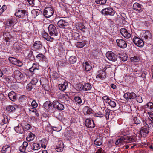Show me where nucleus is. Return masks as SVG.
<instances>
[{
    "label": "nucleus",
    "instance_id": "f257e3e1",
    "mask_svg": "<svg viewBox=\"0 0 153 153\" xmlns=\"http://www.w3.org/2000/svg\"><path fill=\"white\" fill-rule=\"evenodd\" d=\"M13 76L18 82H25L26 81V75L23 74L19 70L15 71L13 73Z\"/></svg>",
    "mask_w": 153,
    "mask_h": 153
},
{
    "label": "nucleus",
    "instance_id": "f03ea898",
    "mask_svg": "<svg viewBox=\"0 0 153 153\" xmlns=\"http://www.w3.org/2000/svg\"><path fill=\"white\" fill-rule=\"evenodd\" d=\"M27 14V12L25 10H17L16 11L15 15L19 18L23 19L26 17Z\"/></svg>",
    "mask_w": 153,
    "mask_h": 153
},
{
    "label": "nucleus",
    "instance_id": "7ed1b4c3",
    "mask_svg": "<svg viewBox=\"0 0 153 153\" xmlns=\"http://www.w3.org/2000/svg\"><path fill=\"white\" fill-rule=\"evenodd\" d=\"M31 146L29 145L27 142L25 141L19 148V150L23 153L27 152L30 151L31 149H29V148Z\"/></svg>",
    "mask_w": 153,
    "mask_h": 153
},
{
    "label": "nucleus",
    "instance_id": "20e7f679",
    "mask_svg": "<svg viewBox=\"0 0 153 153\" xmlns=\"http://www.w3.org/2000/svg\"><path fill=\"white\" fill-rule=\"evenodd\" d=\"M125 140H128V143H131L134 141V139L132 138V137L128 136L126 137V138L123 137H121L119 139H118L116 142L115 144L117 145H119L120 143H122L123 142H125Z\"/></svg>",
    "mask_w": 153,
    "mask_h": 153
},
{
    "label": "nucleus",
    "instance_id": "39448f33",
    "mask_svg": "<svg viewBox=\"0 0 153 153\" xmlns=\"http://www.w3.org/2000/svg\"><path fill=\"white\" fill-rule=\"evenodd\" d=\"M54 13L53 8L51 7H46L44 10L43 15L46 18H50L53 15Z\"/></svg>",
    "mask_w": 153,
    "mask_h": 153
},
{
    "label": "nucleus",
    "instance_id": "423d86ee",
    "mask_svg": "<svg viewBox=\"0 0 153 153\" xmlns=\"http://www.w3.org/2000/svg\"><path fill=\"white\" fill-rule=\"evenodd\" d=\"M48 30L50 35L56 36L58 35L57 30L56 27L53 25L50 24L48 27Z\"/></svg>",
    "mask_w": 153,
    "mask_h": 153
},
{
    "label": "nucleus",
    "instance_id": "0eeeda50",
    "mask_svg": "<svg viewBox=\"0 0 153 153\" xmlns=\"http://www.w3.org/2000/svg\"><path fill=\"white\" fill-rule=\"evenodd\" d=\"M106 56L109 60L113 62H115L117 60V56L111 51H108L106 53Z\"/></svg>",
    "mask_w": 153,
    "mask_h": 153
},
{
    "label": "nucleus",
    "instance_id": "6e6552de",
    "mask_svg": "<svg viewBox=\"0 0 153 153\" xmlns=\"http://www.w3.org/2000/svg\"><path fill=\"white\" fill-rule=\"evenodd\" d=\"M83 70L84 71L87 72V73L89 76L91 75L92 72L91 71L92 68V66L90 65L89 63L87 62L83 63Z\"/></svg>",
    "mask_w": 153,
    "mask_h": 153
},
{
    "label": "nucleus",
    "instance_id": "1a4fd4ad",
    "mask_svg": "<svg viewBox=\"0 0 153 153\" xmlns=\"http://www.w3.org/2000/svg\"><path fill=\"white\" fill-rule=\"evenodd\" d=\"M102 14L105 15L113 16L115 13L114 11L111 8H107L103 9L102 11Z\"/></svg>",
    "mask_w": 153,
    "mask_h": 153
},
{
    "label": "nucleus",
    "instance_id": "9d476101",
    "mask_svg": "<svg viewBox=\"0 0 153 153\" xmlns=\"http://www.w3.org/2000/svg\"><path fill=\"white\" fill-rule=\"evenodd\" d=\"M133 41L134 43L138 47H142L144 45V43L143 40L137 37H134Z\"/></svg>",
    "mask_w": 153,
    "mask_h": 153
},
{
    "label": "nucleus",
    "instance_id": "9b49d317",
    "mask_svg": "<svg viewBox=\"0 0 153 153\" xmlns=\"http://www.w3.org/2000/svg\"><path fill=\"white\" fill-rule=\"evenodd\" d=\"M116 42L117 45L121 48H124L127 47V43L123 39H117L116 40Z\"/></svg>",
    "mask_w": 153,
    "mask_h": 153
},
{
    "label": "nucleus",
    "instance_id": "f8f14e48",
    "mask_svg": "<svg viewBox=\"0 0 153 153\" xmlns=\"http://www.w3.org/2000/svg\"><path fill=\"white\" fill-rule=\"evenodd\" d=\"M9 60L12 64L21 67L22 65L23 64L21 62L14 58L10 57Z\"/></svg>",
    "mask_w": 153,
    "mask_h": 153
},
{
    "label": "nucleus",
    "instance_id": "ddd939ff",
    "mask_svg": "<svg viewBox=\"0 0 153 153\" xmlns=\"http://www.w3.org/2000/svg\"><path fill=\"white\" fill-rule=\"evenodd\" d=\"M53 105L54 108H56L58 110H62L64 109V105L57 100L53 101Z\"/></svg>",
    "mask_w": 153,
    "mask_h": 153
},
{
    "label": "nucleus",
    "instance_id": "4468645a",
    "mask_svg": "<svg viewBox=\"0 0 153 153\" xmlns=\"http://www.w3.org/2000/svg\"><path fill=\"white\" fill-rule=\"evenodd\" d=\"M136 97V94L134 92H127L124 94V98L126 100L134 99Z\"/></svg>",
    "mask_w": 153,
    "mask_h": 153
},
{
    "label": "nucleus",
    "instance_id": "2eb2a0df",
    "mask_svg": "<svg viewBox=\"0 0 153 153\" xmlns=\"http://www.w3.org/2000/svg\"><path fill=\"white\" fill-rule=\"evenodd\" d=\"M133 9L139 13L142 12L143 10L142 6L138 3H134L133 6Z\"/></svg>",
    "mask_w": 153,
    "mask_h": 153
},
{
    "label": "nucleus",
    "instance_id": "dca6fc26",
    "mask_svg": "<svg viewBox=\"0 0 153 153\" xmlns=\"http://www.w3.org/2000/svg\"><path fill=\"white\" fill-rule=\"evenodd\" d=\"M120 32L122 36L125 38L128 39L130 38L131 35L128 32L126 29L122 28L120 30Z\"/></svg>",
    "mask_w": 153,
    "mask_h": 153
},
{
    "label": "nucleus",
    "instance_id": "f3484780",
    "mask_svg": "<svg viewBox=\"0 0 153 153\" xmlns=\"http://www.w3.org/2000/svg\"><path fill=\"white\" fill-rule=\"evenodd\" d=\"M64 148V144L63 142L61 140L58 141L56 146V150L58 152H62Z\"/></svg>",
    "mask_w": 153,
    "mask_h": 153
},
{
    "label": "nucleus",
    "instance_id": "a211bd4d",
    "mask_svg": "<svg viewBox=\"0 0 153 153\" xmlns=\"http://www.w3.org/2000/svg\"><path fill=\"white\" fill-rule=\"evenodd\" d=\"M144 125L146 127L151 128L153 126V123L152 120L149 118H146L144 121Z\"/></svg>",
    "mask_w": 153,
    "mask_h": 153
},
{
    "label": "nucleus",
    "instance_id": "6ab92c4d",
    "mask_svg": "<svg viewBox=\"0 0 153 153\" xmlns=\"http://www.w3.org/2000/svg\"><path fill=\"white\" fill-rule=\"evenodd\" d=\"M68 25V23L67 21L64 19H60L57 22L58 26L60 28H64L65 27Z\"/></svg>",
    "mask_w": 153,
    "mask_h": 153
},
{
    "label": "nucleus",
    "instance_id": "aec40b11",
    "mask_svg": "<svg viewBox=\"0 0 153 153\" xmlns=\"http://www.w3.org/2000/svg\"><path fill=\"white\" fill-rule=\"evenodd\" d=\"M85 124L87 127L90 128H92L95 127L93 121L89 119H87L85 120Z\"/></svg>",
    "mask_w": 153,
    "mask_h": 153
},
{
    "label": "nucleus",
    "instance_id": "412c9836",
    "mask_svg": "<svg viewBox=\"0 0 153 153\" xmlns=\"http://www.w3.org/2000/svg\"><path fill=\"white\" fill-rule=\"evenodd\" d=\"M11 149V145H7L3 147L1 151L2 153H9Z\"/></svg>",
    "mask_w": 153,
    "mask_h": 153
},
{
    "label": "nucleus",
    "instance_id": "4be33fe9",
    "mask_svg": "<svg viewBox=\"0 0 153 153\" xmlns=\"http://www.w3.org/2000/svg\"><path fill=\"white\" fill-rule=\"evenodd\" d=\"M14 129L16 132L19 133H22L24 132V128L21 124L18 125L14 127Z\"/></svg>",
    "mask_w": 153,
    "mask_h": 153
},
{
    "label": "nucleus",
    "instance_id": "5701e85b",
    "mask_svg": "<svg viewBox=\"0 0 153 153\" xmlns=\"http://www.w3.org/2000/svg\"><path fill=\"white\" fill-rule=\"evenodd\" d=\"M33 48L39 50L42 48V46L40 41H36L33 44Z\"/></svg>",
    "mask_w": 153,
    "mask_h": 153
},
{
    "label": "nucleus",
    "instance_id": "b1692460",
    "mask_svg": "<svg viewBox=\"0 0 153 153\" xmlns=\"http://www.w3.org/2000/svg\"><path fill=\"white\" fill-rule=\"evenodd\" d=\"M42 37L45 39L47 41L52 42L53 40V39L49 36L47 33L44 32L42 33Z\"/></svg>",
    "mask_w": 153,
    "mask_h": 153
},
{
    "label": "nucleus",
    "instance_id": "393cba45",
    "mask_svg": "<svg viewBox=\"0 0 153 153\" xmlns=\"http://www.w3.org/2000/svg\"><path fill=\"white\" fill-rule=\"evenodd\" d=\"M149 132V129L145 126L142 128L140 131V133L141 135L143 137L146 136Z\"/></svg>",
    "mask_w": 153,
    "mask_h": 153
},
{
    "label": "nucleus",
    "instance_id": "a878e982",
    "mask_svg": "<svg viewBox=\"0 0 153 153\" xmlns=\"http://www.w3.org/2000/svg\"><path fill=\"white\" fill-rule=\"evenodd\" d=\"M92 88V86L91 84L85 82L83 85L82 89L85 91H89Z\"/></svg>",
    "mask_w": 153,
    "mask_h": 153
},
{
    "label": "nucleus",
    "instance_id": "bb28decb",
    "mask_svg": "<svg viewBox=\"0 0 153 153\" xmlns=\"http://www.w3.org/2000/svg\"><path fill=\"white\" fill-rule=\"evenodd\" d=\"M68 83L67 82H65L63 84H60L58 85L59 89L60 90L63 91L66 89L68 87Z\"/></svg>",
    "mask_w": 153,
    "mask_h": 153
},
{
    "label": "nucleus",
    "instance_id": "cd10ccee",
    "mask_svg": "<svg viewBox=\"0 0 153 153\" xmlns=\"http://www.w3.org/2000/svg\"><path fill=\"white\" fill-rule=\"evenodd\" d=\"M143 33V36L145 40H148L151 39L152 35L149 31H145L144 33V32Z\"/></svg>",
    "mask_w": 153,
    "mask_h": 153
},
{
    "label": "nucleus",
    "instance_id": "c85d7f7f",
    "mask_svg": "<svg viewBox=\"0 0 153 153\" xmlns=\"http://www.w3.org/2000/svg\"><path fill=\"white\" fill-rule=\"evenodd\" d=\"M8 96L9 98L13 101H14L16 98V94L13 91L9 93Z\"/></svg>",
    "mask_w": 153,
    "mask_h": 153
},
{
    "label": "nucleus",
    "instance_id": "c756f323",
    "mask_svg": "<svg viewBox=\"0 0 153 153\" xmlns=\"http://www.w3.org/2000/svg\"><path fill=\"white\" fill-rule=\"evenodd\" d=\"M102 140L101 137H98L94 141V143L97 146H100L102 144Z\"/></svg>",
    "mask_w": 153,
    "mask_h": 153
},
{
    "label": "nucleus",
    "instance_id": "7c9ffc66",
    "mask_svg": "<svg viewBox=\"0 0 153 153\" xmlns=\"http://www.w3.org/2000/svg\"><path fill=\"white\" fill-rule=\"evenodd\" d=\"M41 11L39 9H33L31 11V14L32 17L35 18L41 13Z\"/></svg>",
    "mask_w": 153,
    "mask_h": 153
},
{
    "label": "nucleus",
    "instance_id": "2f4dec72",
    "mask_svg": "<svg viewBox=\"0 0 153 153\" xmlns=\"http://www.w3.org/2000/svg\"><path fill=\"white\" fill-rule=\"evenodd\" d=\"M39 69V65L36 64L34 63L33 64L32 66L29 68L30 71L31 72H35L36 70Z\"/></svg>",
    "mask_w": 153,
    "mask_h": 153
},
{
    "label": "nucleus",
    "instance_id": "473e14b6",
    "mask_svg": "<svg viewBox=\"0 0 153 153\" xmlns=\"http://www.w3.org/2000/svg\"><path fill=\"white\" fill-rule=\"evenodd\" d=\"M14 24L15 22L12 19H9L6 22V25L8 27H13Z\"/></svg>",
    "mask_w": 153,
    "mask_h": 153
},
{
    "label": "nucleus",
    "instance_id": "72a5a7b5",
    "mask_svg": "<svg viewBox=\"0 0 153 153\" xmlns=\"http://www.w3.org/2000/svg\"><path fill=\"white\" fill-rule=\"evenodd\" d=\"M97 78H99L101 80L104 79L105 77V72L102 71L100 72L99 74L96 76Z\"/></svg>",
    "mask_w": 153,
    "mask_h": 153
},
{
    "label": "nucleus",
    "instance_id": "f704fd0d",
    "mask_svg": "<svg viewBox=\"0 0 153 153\" xmlns=\"http://www.w3.org/2000/svg\"><path fill=\"white\" fill-rule=\"evenodd\" d=\"M80 38V35L76 32H74L72 34L71 39L76 40H78Z\"/></svg>",
    "mask_w": 153,
    "mask_h": 153
},
{
    "label": "nucleus",
    "instance_id": "c9c22d12",
    "mask_svg": "<svg viewBox=\"0 0 153 153\" xmlns=\"http://www.w3.org/2000/svg\"><path fill=\"white\" fill-rule=\"evenodd\" d=\"M52 105L50 101H47L44 103L43 106L46 109L48 110L51 108Z\"/></svg>",
    "mask_w": 153,
    "mask_h": 153
},
{
    "label": "nucleus",
    "instance_id": "e433bc0d",
    "mask_svg": "<svg viewBox=\"0 0 153 153\" xmlns=\"http://www.w3.org/2000/svg\"><path fill=\"white\" fill-rule=\"evenodd\" d=\"M35 137V136L34 134L32 133H30L26 138L27 141L30 142L33 140Z\"/></svg>",
    "mask_w": 153,
    "mask_h": 153
},
{
    "label": "nucleus",
    "instance_id": "4c0bfd02",
    "mask_svg": "<svg viewBox=\"0 0 153 153\" xmlns=\"http://www.w3.org/2000/svg\"><path fill=\"white\" fill-rule=\"evenodd\" d=\"M8 121V119L7 118V117H5L4 116H3L0 122V124L1 125H3L4 124L7 123Z\"/></svg>",
    "mask_w": 153,
    "mask_h": 153
},
{
    "label": "nucleus",
    "instance_id": "58836bf2",
    "mask_svg": "<svg viewBox=\"0 0 153 153\" xmlns=\"http://www.w3.org/2000/svg\"><path fill=\"white\" fill-rule=\"evenodd\" d=\"M69 60L71 64H74L76 62V59L75 56H72L70 57Z\"/></svg>",
    "mask_w": 153,
    "mask_h": 153
},
{
    "label": "nucleus",
    "instance_id": "ea45409f",
    "mask_svg": "<svg viewBox=\"0 0 153 153\" xmlns=\"http://www.w3.org/2000/svg\"><path fill=\"white\" fill-rule=\"evenodd\" d=\"M107 0H95V2L101 5H104L106 2Z\"/></svg>",
    "mask_w": 153,
    "mask_h": 153
},
{
    "label": "nucleus",
    "instance_id": "a19ab883",
    "mask_svg": "<svg viewBox=\"0 0 153 153\" xmlns=\"http://www.w3.org/2000/svg\"><path fill=\"white\" fill-rule=\"evenodd\" d=\"M75 101L78 104H80L82 102V99L79 96H76L74 98Z\"/></svg>",
    "mask_w": 153,
    "mask_h": 153
},
{
    "label": "nucleus",
    "instance_id": "79ce46f5",
    "mask_svg": "<svg viewBox=\"0 0 153 153\" xmlns=\"http://www.w3.org/2000/svg\"><path fill=\"white\" fill-rule=\"evenodd\" d=\"M146 108L152 110H153V103L151 102H148L146 104Z\"/></svg>",
    "mask_w": 153,
    "mask_h": 153
},
{
    "label": "nucleus",
    "instance_id": "37998d69",
    "mask_svg": "<svg viewBox=\"0 0 153 153\" xmlns=\"http://www.w3.org/2000/svg\"><path fill=\"white\" fill-rule=\"evenodd\" d=\"M6 110L10 112H13L15 110V108L14 106L10 105L6 108Z\"/></svg>",
    "mask_w": 153,
    "mask_h": 153
},
{
    "label": "nucleus",
    "instance_id": "c03bdc74",
    "mask_svg": "<svg viewBox=\"0 0 153 153\" xmlns=\"http://www.w3.org/2000/svg\"><path fill=\"white\" fill-rule=\"evenodd\" d=\"M85 45V42H77L76 44V46L79 48H82Z\"/></svg>",
    "mask_w": 153,
    "mask_h": 153
},
{
    "label": "nucleus",
    "instance_id": "a18cd8bd",
    "mask_svg": "<svg viewBox=\"0 0 153 153\" xmlns=\"http://www.w3.org/2000/svg\"><path fill=\"white\" fill-rule=\"evenodd\" d=\"M38 82V80L36 77H34L33 78L31 81L30 83L32 84L33 85H36Z\"/></svg>",
    "mask_w": 153,
    "mask_h": 153
},
{
    "label": "nucleus",
    "instance_id": "49530a36",
    "mask_svg": "<svg viewBox=\"0 0 153 153\" xmlns=\"http://www.w3.org/2000/svg\"><path fill=\"white\" fill-rule=\"evenodd\" d=\"M33 149L34 150H38L40 147L39 145L36 143H34L33 144Z\"/></svg>",
    "mask_w": 153,
    "mask_h": 153
},
{
    "label": "nucleus",
    "instance_id": "de8ad7c7",
    "mask_svg": "<svg viewBox=\"0 0 153 153\" xmlns=\"http://www.w3.org/2000/svg\"><path fill=\"white\" fill-rule=\"evenodd\" d=\"M102 98L106 103L108 104L109 103V101H111V99L107 96H103Z\"/></svg>",
    "mask_w": 153,
    "mask_h": 153
},
{
    "label": "nucleus",
    "instance_id": "09e8293b",
    "mask_svg": "<svg viewBox=\"0 0 153 153\" xmlns=\"http://www.w3.org/2000/svg\"><path fill=\"white\" fill-rule=\"evenodd\" d=\"M29 113H31L32 112L34 113V114L35 115H37L38 114H37L35 108H30L29 109Z\"/></svg>",
    "mask_w": 153,
    "mask_h": 153
},
{
    "label": "nucleus",
    "instance_id": "8fccbe9b",
    "mask_svg": "<svg viewBox=\"0 0 153 153\" xmlns=\"http://www.w3.org/2000/svg\"><path fill=\"white\" fill-rule=\"evenodd\" d=\"M134 123L136 124H140V120L137 118V117H134L133 119Z\"/></svg>",
    "mask_w": 153,
    "mask_h": 153
},
{
    "label": "nucleus",
    "instance_id": "3c124183",
    "mask_svg": "<svg viewBox=\"0 0 153 153\" xmlns=\"http://www.w3.org/2000/svg\"><path fill=\"white\" fill-rule=\"evenodd\" d=\"M109 105L112 107H115L116 106V103L115 102L111 100V101H109V103H108Z\"/></svg>",
    "mask_w": 153,
    "mask_h": 153
},
{
    "label": "nucleus",
    "instance_id": "603ef678",
    "mask_svg": "<svg viewBox=\"0 0 153 153\" xmlns=\"http://www.w3.org/2000/svg\"><path fill=\"white\" fill-rule=\"evenodd\" d=\"M110 110L109 109H107L105 110V117L106 118V119L108 120L109 118V116L110 115Z\"/></svg>",
    "mask_w": 153,
    "mask_h": 153
},
{
    "label": "nucleus",
    "instance_id": "864d4df0",
    "mask_svg": "<svg viewBox=\"0 0 153 153\" xmlns=\"http://www.w3.org/2000/svg\"><path fill=\"white\" fill-rule=\"evenodd\" d=\"M30 5L31 6H34L35 4L36 0H27Z\"/></svg>",
    "mask_w": 153,
    "mask_h": 153
},
{
    "label": "nucleus",
    "instance_id": "5fc2aeb1",
    "mask_svg": "<svg viewBox=\"0 0 153 153\" xmlns=\"http://www.w3.org/2000/svg\"><path fill=\"white\" fill-rule=\"evenodd\" d=\"M52 75L54 79H56L59 77V75L56 72H53Z\"/></svg>",
    "mask_w": 153,
    "mask_h": 153
},
{
    "label": "nucleus",
    "instance_id": "6e6d98bb",
    "mask_svg": "<svg viewBox=\"0 0 153 153\" xmlns=\"http://www.w3.org/2000/svg\"><path fill=\"white\" fill-rule=\"evenodd\" d=\"M36 58L40 60H42L44 59L45 57L43 54H39L36 56Z\"/></svg>",
    "mask_w": 153,
    "mask_h": 153
},
{
    "label": "nucleus",
    "instance_id": "4d7b16f0",
    "mask_svg": "<svg viewBox=\"0 0 153 153\" xmlns=\"http://www.w3.org/2000/svg\"><path fill=\"white\" fill-rule=\"evenodd\" d=\"M136 100L139 103H141L143 102L142 97L140 96H137L136 97Z\"/></svg>",
    "mask_w": 153,
    "mask_h": 153
},
{
    "label": "nucleus",
    "instance_id": "13d9d810",
    "mask_svg": "<svg viewBox=\"0 0 153 153\" xmlns=\"http://www.w3.org/2000/svg\"><path fill=\"white\" fill-rule=\"evenodd\" d=\"M31 106L33 108H36L37 107L38 104L34 100H33L31 103Z\"/></svg>",
    "mask_w": 153,
    "mask_h": 153
},
{
    "label": "nucleus",
    "instance_id": "bf43d9fd",
    "mask_svg": "<svg viewBox=\"0 0 153 153\" xmlns=\"http://www.w3.org/2000/svg\"><path fill=\"white\" fill-rule=\"evenodd\" d=\"M95 116L96 117H99L100 118H101L103 116V114L102 113L100 112H99L98 113H95Z\"/></svg>",
    "mask_w": 153,
    "mask_h": 153
},
{
    "label": "nucleus",
    "instance_id": "052dcab7",
    "mask_svg": "<svg viewBox=\"0 0 153 153\" xmlns=\"http://www.w3.org/2000/svg\"><path fill=\"white\" fill-rule=\"evenodd\" d=\"M31 83L28 84L26 87V88L29 91H30L32 88V85Z\"/></svg>",
    "mask_w": 153,
    "mask_h": 153
},
{
    "label": "nucleus",
    "instance_id": "680f3d73",
    "mask_svg": "<svg viewBox=\"0 0 153 153\" xmlns=\"http://www.w3.org/2000/svg\"><path fill=\"white\" fill-rule=\"evenodd\" d=\"M131 60L135 62H137L139 61V58L136 56H134L131 58Z\"/></svg>",
    "mask_w": 153,
    "mask_h": 153
},
{
    "label": "nucleus",
    "instance_id": "e2e57ef3",
    "mask_svg": "<svg viewBox=\"0 0 153 153\" xmlns=\"http://www.w3.org/2000/svg\"><path fill=\"white\" fill-rule=\"evenodd\" d=\"M65 63L64 61H60L58 63V65L61 66H63L65 65Z\"/></svg>",
    "mask_w": 153,
    "mask_h": 153
},
{
    "label": "nucleus",
    "instance_id": "0e129e2a",
    "mask_svg": "<svg viewBox=\"0 0 153 153\" xmlns=\"http://www.w3.org/2000/svg\"><path fill=\"white\" fill-rule=\"evenodd\" d=\"M30 127L31 126L28 124L27 123L26 124H25V129L27 130H29L30 129Z\"/></svg>",
    "mask_w": 153,
    "mask_h": 153
},
{
    "label": "nucleus",
    "instance_id": "69168bd1",
    "mask_svg": "<svg viewBox=\"0 0 153 153\" xmlns=\"http://www.w3.org/2000/svg\"><path fill=\"white\" fill-rule=\"evenodd\" d=\"M13 48H14V49L18 50L20 49V47L18 44H15L14 45Z\"/></svg>",
    "mask_w": 153,
    "mask_h": 153
},
{
    "label": "nucleus",
    "instance_id": "338daca9",
    "mask_svg": "<svg viewBox=\"0 0 153 153\" xmlns=\"http://www.w3.org/2000/svg\"><path fill=\"white\" fill-rule=\"evenodd\" d=\"M62 97L63 99H64L65 100H67L68 99V96L65 94H64L62 95Z\"/></svg>",
    "mask_w": 153,
    "mask_h": 153
},
{
    "label": "nucleus",
    "instance_id": "774afa93",
    "mask_svg": "<svg viewBox=\"0 0 153 153\" xmlns=\"http://www.w3.org/2000/svg\"><path fill=\"white\" fill-rule=\"evenodd\" d=\"M103 150L102 148L99 149L96 152V153H103Z\"/></svg>",
    "mask_w": 153,
    "mask_h": 153
}]
</instances>
